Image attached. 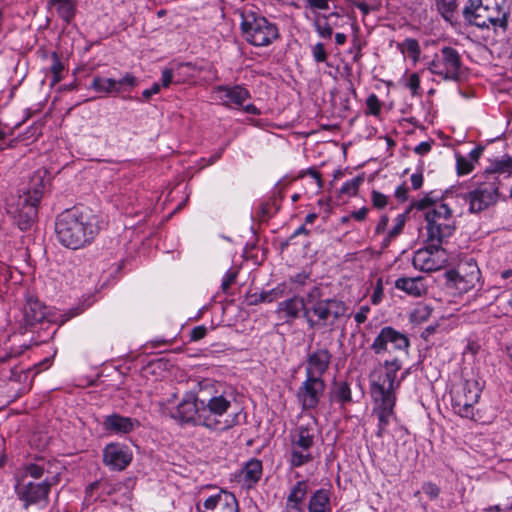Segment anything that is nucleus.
Returning <instances> with one entry per match:
<instances>
[{"label":"nucleus","instance_id":"obj_7","mask_svg":"<svg viewBox=\"0 0 512 512\" xmlns=\"http://www.w3.org/2000/svg\"><path fill=\"white\" fill-rule=\"evenodd\" d=\"M241 31L244 39L255 47H266L279 37L275 23L253 12L242 14Z\"/></svg>","mask_w":512,"mask_h":512},{"label":"nucleus","instance_id":"obj_5","mask_svg":"<svg viewBox=\"0 0 512 512\" xmlns=\"http://www.w3.org/2000/svg\"><path fill=\"white\" fill-rule=\"evenodd\" d=\"M42 195L43 185L40 183L12 197L7 203V212L13 217L20 230L25 231L32 226Z\"/></svg>","mask_w":512,"mask_h":512},{"label":"nucleus","instance_id":"obj_18","mask_svg":"<svg viewBox=\"0 0 512 512\" xmlns=\"http://www.w3.org/2000/svg\"><path fill=\"white\" fill-rule=\"evenodd\" d=\"M213 92L220 103L228 108L242 107L251 97L249 90L242 85H218L213 88Z\"/></svg>","mask_w":512,"mask_h":512},{"label":"nucleus","instance_id":"obj_31","mask_svg":"<svg viewBox=\"0 0 512 512\" xmlns=\"http://www.w3.org/2000/svg\"><path fill=\"white\" fill-rule=\"evenodd\" d=\"M309 512H331L330 495L326 489H318L308 502Z\"/></svg>","mask_w":512,"mask_h":512},{"label":"nucleus","instance_id":"obj_21","mask_svg":"<svg viewBox=\"0 0 512 512\" xmlns=\"http://www.w3.org/2000/svg\"><path fill=\"white\" fill-rule=\"evenodd\" d=\"M320 296L318 288H313L308 294L306 300L299 297H292L278 304L277 314L283 319H295L299 316L300 311H304L312 302V299Z\"/></svg>","mask_w":512,"mask_h":512},{"label":"nucleus","instance_id":"obj_14","mask_svg":"<svg viewBox=\"0 0 512 512\" xmlns=\"http://www.w3.org/2000/svg\"><path fill=\"white\" fill-rule=\"evenodd\" d=\"M391 345L393 350L406 351L410 346L408 337L394 329L393 327H383L379 334L375 337L371 344V349L375 354L379 355L388 352V345Z\"/></svg>","mask_w":512,"mask_h":512},{"label":"nucleus","instance_id":"obj_58","mask_svg":"<svg viewBox=\"0 0 512 512\" xmlns=\"http://www.w3.org/2000/svg\"><path fill=\"white\" fill-rule=\"evenodd\" d=\"M370 308L368 306H361L360 309L354 315L355 322L360 325L367 320Z\"/></svg>","mask_w":512,"mask_h":512},{"label":"nucleus","instance_id":"obj_62","mask_svg":"<svg viewBox=\"0 0 512 512\" xmlns=\"http://www.w3.org/2000/svg\"><path fill=\"white\" fill-rule=\"evenodd\" d=\"M160 88H161L160 84L154 83L150 88L145 89L142 92L143 98L148 100L153 95L158 94L160 92Z\"/></svg>","mask_w":512,"mask_h":512},{"label":"nucleus","instance_id":"obj_8","mask_svg":"<svg viewBox=\"0 0 512 512\" xmlns=\"http://www.w3.org/2000/svg\"><path fill=\"white\" fill-rule=\"evenodd\" d=\"M401 369L402 363L397 358L379 363L369 375L372 396H396L395 390L400 387L404 379V377L396 379Z\"/></svg>","mask_w":512,"mask_h":512},{"label":"nucleus","instance_id":"obj_2","mask_svg":"<svg viewBox=\"0 0 512 512\" xmlns=\"http://www.w3.org/2000/svg\"><path fill=\"white\" fill-rule=\"evenodd\" d=\"M231 406L229 395L216 392L207 399L183 400L177 406L176 415L183 422L194 420L209 430L223 432L239 424V414L228 413Z\"/></svg>","mask_w":512,"mask_h":512},{"label":"nucleus","instance_id":"obj_26","mask_svg":"<svg viewBox=\"0 0 512 512\" xmlns=\"http://www.w3.org/2000/svg\"><path fill=\"white\" fill-rule=\"evenodd\" d=\"M139 426L136 419L113 413L104 418L103 428L112 434H127Z\"/></svg>","mask_w":512,"mask_h":512},{"label":"nucleus","instance_id":"obj_60","mask_svg":"<svg viewBox=\"0 0 512 512\" xmlns=\"http://www.w3.org/2000/svg\"><path fill=\"white\" fill-rule=\"evenodd\" d=\"M394 195L399 201L404 202L408 198V188L404 184L400 185L396 188Z\"/></svg>","mask_w":512,"mask_h":512},{"label":"nucleus","instance_id":"obj_46","mask_svg":"<svg viewBox=\"0 0 512 512\" xmlns=\"http://www.w3.org/2000/svg\"><path fill=\"white\" fill-rule=\"evenodd\" d=\"M313 59L317 63H323L327 60V52L325 50L324 44L321 42L316 43L311 48Z\"/></svg>","mask_w":512,"mask_h":512},{"label":"nucleus","instance_id":"obj_56","mask_svg":"<svg viewBox=\"0 0 512 512\" xmlns=\"http://www.w3.org/2000/svg\"><path fill=\"white\" fill-rule=\"evenodd\" d=\"M206 333H207V328L205 326H203V325L196 326L191 330L190 340L191 341H199L205 337Z\"/></svg>","mask_w":512,"mask_h":512},{"label":"nucleus","instance_id":"obj_25","mask_svg":"<svg viewBox=\"0 0 512 512\" xmlns=\"http://www.w3.org/2000/svg\"><path fill=\"white\" fill-rule=\"evenodd\" d=\"M48 314L47 306L39 299L28 296L23 307V321L26 326H34L46 319Z\"/></svg>","mask_w":512,"mask_h":512},{"label":"nucleus","instance_id":"obj_64","mask_svg":"<svg viewBox=\"0 0 512 512\" xmlns=\"http://www.w3.org/2000/svg\"><path fill=\"white\" fill-rule=\"evenodd\" d=\"M368 214V208L362 207L357 211H354L351 213V217L354 218L356 221H364Z\"/></svg>","mask_w":512,"mask_h":512},{"label":"nucleus","instance_id":"obj_45","mask_svg":"<svg viewBox=\"0 0 512 512\" xmlns=\"http://www.w3.org/2000/svg\"><path fill=\"white\" fill-rule=\"evenodd\" d=\"M431 314L429 307H416L411 313V320L415 323H421L426 321Z\"/></svg>","mask_w":512,"mask_h":512},{"label":"nucleus","instance_id":"obj_35","mask_svg":"<svg viewBox=\"0 0 512 512\" xmlns=\"http://www.w3.org/2000/svg\"><path fill=\"white\" fill-rule=\"evenodd\" d=\"M406 222V214L402 213L396 216L393 220V226L387 232L386 236L383 239V246L387 247L390 242L395 239L398 235L401 234Z\"/></svg>","mask_w":512,"mask_h":512},{"label":"nucleus","instance_id":"obj_29","mask_svg":"<svg viewBox=\"0 0 512 512\" xmlns=\"http://www.w3.org/2000/svg\"><path fill=\"white\" fill-rule=\"evenodd\" d=\"M395 288L412 297H421L427 293V285L423 277H400L395 281Z\"/></svg>","mask_w":512,"mask_h":512},{"label":"nucleus","instance_id":"obj_28","mask_svg":"<svg viewBox=\"0 0 512 512\" xmlns=\"http://www.w3.org/2000/svg\"><path fill=\"white\" fill-rule=\"evenodd\" d=\"M330 361L331 354L327 349H317L308 357L306 376H318L322 378V375L329 367Z\"/></svg>","mask_w":512,"mask_h":512},{"label":"nucleus","instance_id":"obj_55","mask_svg":"<svg viewBox=\"0 0 512 512\" xmlns=\"http://www.w3.org/2000/svg\"><path fill=\"white\" fill-rule=\"evenodd\" d=\"M273 294H274V291L271 290V291H267V292H262L258 296L254 295V299L250 301V304L256 305V304L262 303V302H272L274 299L272 297Z\"/></svg>","mask_w":512,"mask_h":512},{"label":"nucleus","instance_id":"obj_27","mask_svg":"<svg viewBox=\"0 0 512 512\" xmlns=\"http://www.w3.org/2000/svg\"><path fill=\"white\" fill-rule=\"evenodd\" d=\"M263 474L262 461L256 458L248 460L238 474V482L250 489L256 485Z\"/></svg>","mask_w":512,"mask_h":512},{"label":"nucleus","instance_id":"obj_19","mask_svg":"<svg viewBox=\"0 0 512 512\" xmlns=\"http://www.w3.org/2000/svg\"><path fill=\"white\" fill-rule=\"evenodd\" d=\"M375 407L373 414L378 418V428L376 436L381 438L385 434L391 420L395 418L394 407L396 404V396H377L373 397Z\"/></svg>","mask_w":512,"mask_h":512},{"label":"nucleus","instance_id":"obj_12","mask_svg":"<svg viewBox=\"0 0 512 512\" xmlns=\"http://www.w3.org/2000/svg\"><path fill=\"white\" fill-rule=\"evenodd\" d=\"M461 198L458 203L461 211L465 203H469L470 213H479L494 205L499 197V181L494 177L492 180L481 183L475 189L466 194H457Z\"/></svg>","mask_w":512,"mask_h":512},{"label":"nucleus","instance_id":"obj_61","mask_svg":"<svg viewBox=\"0 0 512 512\" xmlns=\"http://www.w3.org/2000/svg\"><path fill=\"white\" fill-rule=\"evenodd\" d=\"M411 185L414 190H418L423 185V175L422 173H414L411 175Z\"/></svg>","mask_w":512,"mask_h":512},{"label":"nucleus","instance_id":"obj_3","mask_svg":"<svg viewBox=\"0 0 512 512\" xmlns=\"http://www.w3.org/2000/svg\"><path fill=\"white\" fill-rule=\"evenodd\" d=\"M58 241L66 248L77 250L89 245L97 234L92 216L79 208L60 213L55 223Z\"/></svg>","mask_w":512,"mask_h":512},{"label":"nucleus","instance_id":"obj_54","mask_svg":"<svg viewBox=\"0 0 512 512\" xmlns=\"http://www.w3.org/2000/svg\"><path fill=\"white\" fill-rule=\"evenodd\" d=\"M175 76L176 75L172 69L165 68L164 70H162V74H161L162 84L160 86H163L164 88L169 87V85L173 82V79Z\"/></svg>","mask_w":512,"mask_h":512},{"label":"nucleus","instance_id":"obj_47","mask_svg":"<svg viewBox=\"0 0 512 512\" xmlns=\"http://www.w3.org/2000/svg\"><path fill=\"white\" fill-rule=\"evenodd\" d=\"M45 470L46 469L44 464L31 463L25 467V474L32 478L38 479L44 475Z\"/></svg>","mask_w":512,"mask_h":512},{"label":"nucleus","instance_id":"obj_22","mask_svg":"<svg viewBox=\"0 0 512 512\" xmlns=\"http://www.w3.org/2000/svg\"><path fill=\"white\" fill-rule=\"evenodd\" d=\"M121 488V482H114L108 479L97 480L86 488L85 502L88 504L96 501L105 502L109 497L120 491Z\"/></svg>","mask_w":512,"mask_h":512},{"label":"nucleus","instance_id":"obj_6","mask_svg":"<svg viewBox=\"0 0 512 512\" xmlns=\"http://www.w3.org/2000/svg\"><path fill=\"white\" fill-rule=\"evenodd\" d=\"M318 298L319 296L312 299L305 309V317L311 328L332 327L345 316L347 307L343 301L335 298Z\"/></svg>","mask_w":512,"mask_h":512},{"label":"nucleus","instance_id":"obj_48","mask_svg":"<svg viewBox=\"0 0 512 512\" xmlns=\"http://www.w3.org/2000/svg\"><path fill=\"white\" fill-rule=\"evenodd\" d=\"M371 202L373 207L383 209L388 204V197L379 191L373 190L371 192Z\"/></svg>","mask_w":512,"mask_h":512},{"label":"nucleus","instance_id":"obj_40","mask_svg":"<svg viewBox=\"0 0 512 512\" xmlns=\"http://www.w3.org/2000/svg\"><path fill=\"white\" fill-rule=\"evenodd\" d=\"M436 6L441 15L446 20H450L456 9V2L455 0H436Z\"/></svg>","mask_w":512,"mask_h":512},{"label":"nucleus","instance_id":"obj_38","mask_svg":"<svg viewBox=\"0 0 512 512\" xmlns=\"http://www.w3.org/2000/svg\"><path fill=\"white\" fill-rule=\"evenodd\" d=\"M364 182V176L358 175L346 181L340 188L339 193L347 197H353L358 193L360 185Z\"/></svg>","mask_w":512,"mask_h":512},{"label":"nucleus","instance_id":"obj_32","mask_svg":"<svg viewBox=\"0 0 512 512\" xmlns=\"http://www.w3.org/2000/svg\"><path fill=\"white\" fill-rule=\"evenodd\" d=\"M90 88L103 96L115 95V79L95 76L90 84Z\"/></svg>","mask_w":512,"mask_h":512},{"label":"nucleus","instance_id":"obj_4","mask_svg":"<svg viewBox=\"0 0 512 512\" xmlns=\"http://www.w3.org/2000/svg\"><path fill=\"white\" fill-rule=\"evenodd\" d=\"M467 21L480 28H493L505 32L510 9L505 0H468L463 9Z\"/></svg>","mask_w":512,"mask_h":512},{"label":"nucleus","instance_id":"obj_9","mask_svg":"<svg viewBox=\"0 0 512 512\" xmlns=\"http://www.w3.org/2000/svg\"><path fill=\"white\" fill-rule=\"evenodd\" d=\"M451 405L454 412L464 418L474 417V407L481 395V387L476 379H462L454 384L451 391Z\"/></svg>","mask_w":512,"mask_h":512},{"label":"nucleus","instance_id":"obj_30","mask_svg":"<svg viewBox=\"0 0 512 512\" xmlns=\"http://www.w3.org/2000/svg\"><path fill=\"white\" fill-rule=\"evenodd\" d=\"M314 459L312 449L290 441L288 462L292 468L301 467Z\"/></svg>","mask_w":512,"mask_h":512},{"label":"nucleus","instance_id":"obj_23","mask_svg":"<svg viewBox=\"0 0 512 512\" xmlns=\"http://www.w3.org/2000/svg\"><path fill=\"white\" fill-rule=\"evenodd\" d=\"M316 436L317 419L316 417L309 415L307 421L300 423L291 431L290 441L313 449Z\"/></svg>","mask_w":512,"mask_h":512},{"label":"nucleus","instance_id":"obj_41","mask_svg":"<svg viewBox=\"0 0 512 512\" xmlns=\"http://www.w3.org/2000/svg\"><path fill=\"white\" fill-rule=\"evenodd\" d=\"M366 114L378 117L381 113L382 103L376 94H370L366 99Z\"/></svg>","mask_w":512,"mask_h":512},{"label":"nucleus","instance_id":"obj_44","mask_svg":"<svg viewBox=\"0 0 512 512\" xmlns=\"http://www.w3.org/2000/svg\"><path fill=\"white\" fill-rule=\"evenodd\" d=\"M493 172L512 173V157L504 155L501 159L496 160L493 164Z\"/></svg>","mask_w":512,"mask_h":512},{"label":"nucleus","instance_id":"obj_11","mask_svg":"<svg viewBox=\"0 0 512 512\" xmlns=\"http://www.w3.org/2000/svg\"><path fill=\"white\" fill-rule=\"evenodd\" d=\"M428 70L445 81H459L462 76V59L459 52L449 46L436 53Z\"/></svg>","mask_w":512,"mask_h":512},{"label":"nucleus","instance_id":"obj_10","mask_svg":"<svg viewBox=\"0 0 512 512\" xmlns=\"http://www.w3.org/2000/svg\"><path fill=\"white\" fill-rule=\"evenodd\" d=\"M446 285L459 294L467 293L481 284V271L473 258L462 260L456 269L445 273Z\"/></svg>","mask_w":512,"mask_h":512},{"label":"nucleus","instance_id":"obj_20","mask_svg":"<svg viewBox=\"0 0 512 512\" xmlns=\"http://www.w3.org/2000/svg\"><path fill=\"white\" fill-rule=\"evenodd\" d=\"M132 460L129 448L119 443H110L103 450V462L112 470H124Z\"/></svg>","mask_w":512,"mask_h":512},{"label":"nucleus","instance_id":"obj_13","mask_svg":"<svg viewBox=\"0 0 512 512\" xmlns=\"http://www.w3.org/2000/svg\"><path fill=\"white\" fill-rule=\"evenodd\" d=\"M325 387V382L321 377L306 376L296 394L302 409H315L324 394Z\"/></svg>","mask_w":512,"mask_h":512},{"label":"nucleus","instance_id":"obj_15","mask_svg":"<svg viewBox=\"0 0 512 512\" xmlns=\"http://www.w3.org/2000/svg\"><path fill=\"white\" fill-rule=\"evenodd\" d=\"M413 266L424 272H433L444 267L446 256L441 247L433 248L429 244L425 248L418 249L412 260Z\"/></svg>","mask_w":512,"mask_h":512},{"label":"nucleus","instance_id":"obj_17","mask_svg":"<svg viewBox=\"0 0 512 512\" xmlns=\"http://www.w3.org/2000/svg\"><path fill=\"white\" fill-rule=\"evenodd\" d=\"M196 508L198 512H238V502L232 493L221 490L197 503Z\"/></svg>","mask_w":512,"mask_h":512},{"label":"nucleus","instance_id":"obj_39","mask_svg":"<svg viewBox=\"0 0 512 512\" xmlns=\"http://www.w3.org/2000/svg\"><path fill=\"white\" fill-rule=\"evenodd\" d=\"M351 28L353 32L355 33L353 39H352V47L350 49V53H353V61L356 63H359L362 59V48H363V42L358 37L359 27L355 22L351 23Z\"/></svg>","mask_w":512,"mask_h":512},{"label":"nucleus","instance_id":"obj_42","mask_svg":"<svg viewBox=\"0 0 512 512\" xmlns=\"http://www.w3.org/2000/svg\"><path fill=\"white\" fill-rule=\"evenodd\" d=\"M52 65L51 72L53 74L52 84H56L62 80V72L64 70V66L56 52L51 54Z\"/></svg>","mask_w":512,"mask_h":512},{"label":"nucleus","instance_id":"obj_24","mask_svg":"<svg viewBox=\"0 0 512 512\" xmlns=\"http://www.w3.org/2000/svg\"><path fill=\"white\" fill-rule=\"evenodd\" d=\"M309 485L306 480L297 481L289 490L282 512H305Z\"/></svg>","mask_w":512,"mask_h":512},{"label":"nucleus","instance_id":"obj_37","mask_svg":"<svg viewBox=\"0 0 512 512\" xmlns=\"http://www.w3.org/2000/svg\"><path fill=\"white\" fill-rule=\"evenodd\" d=\"M333 398L341 405H345L352 401V393L350 386L346 382H339L335 384L333 391Z\"/></svg>","mask_w":512,"mask_h":512},{"label":"nucleus","instance_id":"obj_52","mask_svg":"<svg viewBox=\"0 0 512 512\" xmlns=\"http://www.w3.org/2000/svg\"><path fill=\"white\" fill-rule=\"evenodd\" d=\"M311 10H328L330 0H303Z\"/></svg>","mask_w":512,"mask_h":512},{"label":"nucleus","instance_id":"obj_63","mask_svg":"<svg viewBox=\"0 0 512 512\" xmlns=\"http://www.w3.org/2000/svg\"><path fill=\"white\" fill-rule=\"evenodd\" d=\"M388 222L389 218L387 215L381 216L375 228V232L377 234H383L387 228Z\"/></svg>","mask_w":512,"mask_h":512},{"label":"nucleus","instance_id":"obj_53","mask_svg":"<svg viewBox=\"0 0 512 512\" xmlns=\"http://www.w3.org/2000/svg\"><path fill=\"white\" fill-rule=\"evenodd\" d=\"M404 46L409 54L413 55L414 57H418L420 53V47L415 39H406L404 42Z\"/></svg>","mask_w":512,"mask_h":512},{"label":"nucleus","instance_id":"obj_36","mask_svg":"<svg viewBox=\"0 0 512 512\" xmlns=\"http://www.w3.org/2000/svg\"><path fill=\"white\" fill-rule=\"evenodd\" d=\"M335 17L340 18L338 13H331L328 16H323V20H316L314 22V27L317 34L321 38H330L333 34V25L329 22V19Z\"/></svg>","mask_w":512,"mask_h":512},{"label":"nucleus","instance_id":"obj_49","mask_svg":"<svg viewBox=\"0 0 512 512\" xmlns=\"http://www.w3.org/2000/svg\"><path fill=\"white\" fill-rule=\"evenodd\" d=\"M407 88L410 89L411 94L413 96L419 94L420 90V77L417 73H412L409 75L407 82H406Z\"/></svg>","mask_w":512,"mask_h":512},{"label":"nucleus","instance_id":"obj_1","mask_svg":"<svg viewBox=\"0 0 512 512\" xmlns=\"http://www.w3.org/2000/svg\"><path fill=\"white\" fill-rule=\"evenodd\" d=\"M461 198L449 190L441 196L431 191L414 203V208L424 211L426 243L437 248L446 244L456 231V218L462 214L458 203Z\"/></svg>","mask_w":512,"mask_h":512},{"label":"nucleus","instance_id":"obj_34","mask_svg":"<svg viewBox=\"0 0 512 512\" xmlns=\"http://www.w3.org/2000/svg\"><path fill=\"white\" fill-rule=\"evenodd\" d=\"M138 83L137 77L131 73H126L121 79H115V96L121 95L124 92H130Z\"/></svg>","mask_w":512,"mask_h":512},{"label":"nucleus","instance_id":"obj_57","mask_svg":"<svg viewBox=\"0 0 512 512\" xmlns=\"http://www.w3.org/2000/svg\"><path fill=\"white\" fill-rule=\"evenodd\" d=\"M236 279V272H233L231 270L227 271L225 275L223 276L221 287L224 292H226L229 287L233 284V282Z\"/></svg>","mask_w":512,"mask_h":512},{"label":"nucleus","instance_id":"obj_59","mask_svg":"<svg viewBox=\"0 0 512 512\" xmlns=\"http://www.w3.org/2000/svg\"><path fill=\"white\" fill-rule=\"evenodd\" d=\"M431 148V142L423 141L414 148V152L419 155H425L431 151Z\"/></svg>","mask_w":512,"mask_h":512},{"label":"nucleus","instance_id":"obj_43","mask_svg":"<svg viewBox=\"0 0 512 512\" xmlns=\"http://www.w3.org/2000/svg\"><path fill=\"white\" fill-rule=\"evenodd\" d=\"M456 167L459 175H466L473 171L474 164L471 159H468L466 156H462L460 154L456 155Z\"/></svg>","mask_w":512,"mask_h":512},{"label":"nucleus","instance_id":"obj_51","mask_svg":"<svg viewBox=\"0 0 512 512\" xmlns=\"http://www.w3.org/2000/svg\"><path fill=\"white\" fill-rule=\"evenodd\" d=\"M422 491L429 497V499L433 500L436 499L440 494L439 487L432 483L427 482L422 485Z\"/></svg>","mask_w":512,"mask_h":512},{"label":"nucleus","instance_id":"obj_16","mask_svg":"<svg viewBox=\"0 0 512 512\" xmlns=\"http://www.w3.org/2000/svg\"><path fill=\"white\" fill-rule=\"evenodd\" d=\"M58 482V475H53L42 483L29 482L17 489V495L20 500L25 502L27 508L31 504L47 500L50 488Z\"/></svg>","mask_w":512,"mask_h":512},{"label":"nucleus","instance_id":"obj_50","mask_svg":"<svg viewBox=\"0 0 512 512\" xmlns=\"http://www.w3.org/2000/svg\"><path fill=\"white\" fill-rule=\"evenodd\" d=\"M383 296H384L383 282H382V279L379 278L376 281L373 293L371 295V302L374 305H377L382 301Z\"/></svg>","mask_w":512,"mask_h":512},{"label":"nucleus","instance_id":"obj_33","mask_svg":"<svg viewBox=\"0 0 512 512\" xmlns=\"http://www.w3.org/2000/svg\"><path fill=\"white\" fill-rule=\"evenodd\" d=\"M53 6H56L60 17L69 22L75 13V0H50Z\"/></svg>","mask_w":512,"mask_h":512}]
</instances>
